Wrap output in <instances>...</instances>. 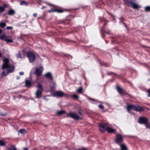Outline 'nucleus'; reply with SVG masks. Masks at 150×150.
Returning <instances> with one entry per match:
<instances>
[{"label":"nucleus","mask_w":150,"mask_h":150,"mask_svg":"<svg viewBox=\"0 0 150 150\" xmlns=\"http://www.w3.org/2000/svg\"><path fill=\"white\" fill-rule=\"evenodd\" d=\"M2 69H6L7 70V74H6L4 71L2 72V75L4 76H6L8 73L13 72L14 70V66L13 65L9 64V60L7 58H4L3 60V64L2 66Z\"/></svg>","instance_id":"1"},{"label":"nucleus","mask_w":150,"mask_h":150,"mask_svg":"<svg viewBox=\"0 0 150 150\" xmlns=\"http://www.w3.org/2000/svg\"><path fill=\"white\" fill-rule=\"evenodd\" d=\"M127 109L129 112H130L131 110L140 111L143 110V108L141 106L138 105H128L127 107Z\"/></svg>","instance_id":"2"},{"label":"nucleus","mask_w":150,"mask_h":150,"mask_svg":"<svg viewBox=\"0 0 150 150\" xmlns=\"http://www.w3.org/2000/svg\"><path fill=\"white\" fill-rule=\"evenodd\" d=\"M37 91L36 93V98H40L43 91L42 86L41 84H39L37 86Z\"/></svg>","instance_id":"3"},{"label":"nucleus","mask_w":150,"mask_h":150,"mask_svg":"<svg viewBox=\"0 0 150 150\" xmlns=\"http://www.w3.org/2000/svg\"><path fill=\"white\" fill-rule=\"evenodd\" d=\"M67 117H70L74 120H78L80 118V117L74 112H70L67 114Z\"/></svg>","instance_id":"4"},{"label":"nucleus","mask_w":150,"mask_h":150,"mask_svg":"<svg viewBox=\"0 0 150 150\" xmlns=\"http://www.w3.org/2000/svg\"><path fill=\"white\" fill-rule=\"evenodd\" d=\"M27 57L30 62H33L36 58L35 54L31 52H29L27 54Z\"/></svg>","instance_id":"5"},{"label":"nucleus","mask_w":150,"mask_h":150,"mask_svg":"<svg viewBox=\"0 0 150 150\" xmlns=\"http://www.w3.org/2000/svg\"><path fill=\"white\" fill-rule=\"evenodd\" d=\"M100 131V132H103L106 130L108 127L107 125L104 123H102L99 126Z\"/></svg>","instance_id":"6"},{"label":"nucleus","mask_w":150,"mask_h":150,"mask_svg":"<svg viewBox=\"0 0 150 150\" xmlns=\"http://www.w3.org/2000/svg\"><path fill=\"white\" fill-rule=\"evenodd\" d=\"M122 136L121 134H117L115 139V142L118 144H120L121 149H122Z\"/></svg>","instance_id":"7"},{"label":"nucleus","mask_w":150,"mask_h":150,"mask_svg":"<svg viewBox=\"0 0 150 150\" xmlns=\"http://www.w3.org/2000/svg\"><path fill=\"white\" fill-rule=\"evenodd\" d=\"M53 95L54 96L59 97H62L64 96H69V95L61 91L54 92L53 93Z\"/></svg>","instance_id":"8"},{"label":"nucleus","mask_w":150,"mask_h":150,"mask_svg":"<svg viewBox=\"0 0 150 150\" xmlns=\"http://www.w3.org/2000/svg\"><path fill=\"white\" fill-rule=\"evenodd\" d=\"M128 4L134 9H137L140 7L139 5L135 4L133 1H128Z\"/></svg>","instance_id":"9"},{"label":"nucleus","mask_w":150,"mask_h":150,"mask_svg":"<svg viewBox=\"0 0 150 150\" xmlns=\"http://www.w3.org/2000/svg\"><path fill=\"white\" fill-rule=\"evenodd\" d=\"M43 71V68L41 67L39 68H36L35 73L38 76H39L41 75L42 72Z\"/></svg>","instance_id":"10"},{"label":"nucleus","mask_w":150,"mask_h":150,"mask_svg":"<svg viewBox=\"0 0 150 150\" xmlns=\"http://www.w3.org/2000/svg\"><path fill=\"white\" fill-rule=\"evenodd\" d=\"M147 122L148 119L144 117H140L138 120V122L139 123L141 124H144L145 125Z\"/></svg>","instance_id":"11"},{"label":"nucleus","mask_w":150,"mask_h":150,"mask_svg":"<svg viewBox=\"0 0 150 150\" xmlns=\"http://www.w3.org/2000/svg\"><path fill=\"white\" fill-rule=\"evenodd\" d=\"M45 76L50 80H53V77L52 76V74L51 73L48 72L45 75Z\"/></svg>","instance_id":"12"},{"label":"nucleus","mask_w":150,"mask_h":150,"mask_svg":"<svg viewBox=\"0 0 150 150\" xmlns=\"http://www.w3.org/2000/svg\"><path fill=\"white\" fill-rule=\"evenodd\" d=\"M107 131L110 133H113L115 132V130L110 127H108L106 130Z\"/></svg>","instance_id":"13"},{"label":"nucleus","mask_w":150,"mask_h":150,"mask_svg":"<svg viewBox=\"0 0 150 150\" xmlns=\"http://www.w3.org/2000/svg\"><path fill=\"white\" fill-rule=\"evenodd\" d=\"M25 86L27 87H30L31 85V82L30 81L27 80H25Z\"/></svg>","instance_id":"14"},{"label":"nucleus","mask_w":150,"mask_h":150,"mask_svg":"<svg viewBox=\"0 0 150 150\" xmlns=\"http://www.w3.org/2000/svg\"><path fill=\"white\" fill-rule=\"evenodd\" d=\"M7 150H17L15 146L13 145H11L8 148Z\"/></svg>","instance_id":"15"},{"label":"nucleus","mask_w":150,"mask_h":150,"mask_svg":"<svg viewBox=\"0 0 150 150\" xmlns=\"http://www.w3.org/2000/svg\"><path fill=\"white\" fill-rule=\"evenodd\" d=\"M7 38H8L7 36L5 35H2L0 36V39L6 41Z\"/></svg>","instance_id":"16"},{"label":"nucleus","mask_w":150,"mask_h":150,"mask_svg":"<svg viewBox=\"0 0 150 150\" xmlns=\"http://www.w3.org/2000/svg\"><path fill=\"white\" fill-rule=\"evenodd\" d=\"M14 13H15V11L13 9H11L8 11V14L9 15H13Z\"/></svg>","instance_id":"17"},{"label":"nucleus","mask_w":150,"mask_h":150,"mask_svg":"<svg viewBox=\"0 0 150 150\" xmlns=\"http://www.w3.org/2000/svg\"><path fill=\"white\" fill-rule=\"evenodd\" d=\"M118 91V92L121 94H122V90L121 88L118 86H117L116 87Z\"/></svg>","instance_id":"18"},{"label":"nucleus","mask_w":150,"mask_h":150,"mask_svg":"<svg viewBox=\"0 0 150 150\" xmlns=\"http://www.w3.org/2000/svg\"><path fill=\"white\" fill-rule=\"evenodd\" d=\"M28 4V3L25 2L24 1H22L20 3V4L21 5H25L27 6Z\"/></svg>","instance_id":"19"},{"label":"nucleus","mask_w":150,"mask_h":150,"mask_svg":"<svg viewBox=\"0 0 150 150\" xmlns=\"http://www.w3.org/2000/svg\"><path fill=\"white\" fill-rule=\"evenodd\" d=\"M65 112V111L64 110H62L58 112L57 113V114L58 115H61L64 114Z\"/></svg>","instance_id":"20"},{"label":"nucleus","mask_w":150,"mask_h":150,"mask_svg":"<svg viewBox=\"0 0 150 150\" xmlns=\"http://www.w3.org/2000/svg\"><path fill=\"white\" fill-rule=\"evenodd\" d=\"M71 97L73 98L76 99H78L79 98V96L76 94H74L73 95L71 96Z\"/></svg>","instance_id":"21"},{"label":"nucleus","mask_w":150,"mask_h":150,"mask_svg":"<svg viewBox=\"0 0 150 150\" xmlns=\"http://www.w3.org/2000/svg\"><path fill=\"white\" fill-rule=\"evenodd\" d=\"M83 88L82 87H80L77 90V92L79 93H81L83 91Z\"/></svg>","instance_id":"22"},{"label":"nucleus","mask_w":150,"mask_h":150,"mask_svg":"<svg viewBox=\"0 0 150 150\" xmlns=\"http://www.w3.org/2000/svg\"><path fill=\"white\" fill-rule=\"evenodd\" d=\"M19 132L21 134H25L26 133V130L24 129H21Z\"/></svg>","instance_id":"23"},{"label":"nucleus","mask_w":150,"mask_h":150,"mask_svg":"<svg viewBox=\"0 0 150 150\" xmlns=\"http://www.w3.org/2000/svg\"><path fill=\"white\" fill-rule=\"evenodd\" d=\"M0 145L1 146H5V142L3 141L0 140Z\"/></svg>","instance_id":"24"},{"label":"nucleus","mask_w":150,"mask_h":150,"mask_svg":"<svg viewBox=\"0 0 150 150\" xmlns=\"http://www.w3.org/2000/svg\"><path fill=\"white\" fill-rule=\"evenodd\" d=\"M127 146L125 144H122V150H128Z\"/></svg>","instance_id":"25"},{"label":"nucleus","mask_w":150,"mask_h":150,"mask_svg":"<svg viewBox=\"0 0 150 150\" xmlns=\"http://www.w3.org/2000/svg\"><path fill=\"white\" fill-rule=\"evenodd\" d=\"M54 11H55L59 13H62L63 12V11L61 9H54Z\"/></svg>","instance_id":"26"},{"label":"nucleus","mask_w":150,"mask_h":150,"mask_svg":"<svg viewBox=\"0 0 150 150\" xmlns=\"http://www.w3.org/2000/svg\"><path fill=\"white\" fill-rule=\"evenodd\" d=\"M145 125L147 128L150 129V123H149L148 121L147 122Z\"/></svg>","instance_id":"27"},{"label":"nucleus","mask_w":150,"mask_h":150,"mask_svg":"<svg viewBox=\"0 0 150 150\" xmlns=\"http://www.w3.org/2000/svg\"><path fill=\"white\" fill-rule=\"evenodd\" d=\"M5 41L7 42L10 43H12L13 42V40L12 39H8L7 38H6Z\"/></svg>","instance_id":"28"},{"label":"nucleus","mask_w":150,"mask_h":150,"mask_svg":"<svg viewBox=\"0 0 150 150\" xmlns=\"http://www.w3.org/2000/svg\"><path fill=\"white\" fill-rule=\"evenodd\" d=\"M0 26L2 27H4L6 26V24L4 23H0Z\"/></svg>","instance_id":"29"},{"label":"nucleus","mask_w":150,"mask_h":150,"mask_svg":"<svg viewBox=\"0 0 150 150\" xmlns=\"http://www.w3.org/2000/svg\"><path fill=\"white\" fill-rule=\"evenodd\" d=\"M145 10L147 11H150V6H147L145 7Z\"/></svg>","instance_id":"30"},{"label":"nucleus","mask_w":150,"mask_h":150,"mask_svg":"<svg viewBox=\"0 0 150 150\" xmlns=\"http://www.w3.org/2000/svg\"><path fill=\"white\" fill-rule=\"evenodd\" d=\"M4 10V7L0 6V11L2 12Z\"/></svg>","instance_id":"31"},{"label":"nucleus","mask_w":150,"mask_h":150,"mask_svg":"<svg viewBox=\"0 0 150 150\" xmlns=\"http://www.w3.org/2000/svg\"><path fill=\"white\" fill-rule=\"evenodd\" d=\"M98 107L99 108L102 109H104V107L102 105H98Z\"/></svg>","instance_id":"32"},{"label":"nucleus","mask_w":150,"mask_h":150,"mask_svg":"<svg viewBox=\"0 0 150 150\" xmlns=\"http://www.w3.org/2000/svg\"><path fill=\"white\" fill-rule=\"evenodd\" d=\"M16 56L17 58H21V55L20 53L16 54Z\"/></svg>","instance_id":"33"},{"label":"nucleus","mask_w":150,"mask_h":150,"mask_svg":"<svg viewBox=\"0 0 150 150\" xmlns=\"http://www.w3.org/2000/svg\"><path fill=\"white\" fill-rule=\"evenodd\" d=\"M6 29L8 30H11L13 29V27L11 26H8L6 27Z\"/></svg>","instance_id":"34"},{"label":"nucleus","mask_w":150,"mask_h":150,"mask_svg":"<svg viewBox=\"0 0 150 150\" xmlns=\"http://www.w3.org/2000/svg\"><path fill=\"white\" fill-rule=\"evenodd\" d=\"M47 96H47L44 97V100L46 101H47L49 100V99L47 98Z\"/></svg>","instance_id":"35"},{"label":"nucleus","mask_w":150,"mask_h":150,"mask_svg":"<svg viewBox=\"0 0 150 150\" xmlns=\"http://www.w3.org/2000/svg\"><path fill=\"white\" fill-rule=\"evenodd\" d=\"M54 9H52L50 10H49V11H48V12H54V11H54Z\"/></svg>","instance_id":"36"},{"label":"nucleus","mask_w":150,"mask_h":150,"mask_svg":"<svg viewBox=\"0 0 150 150\" xmlns=\"http://www.w3.org/2000/svg\"><path fill=\"white\" fill-rule=\"evenodd\" d=\"M24 74V73L23 72H19V74L21 75H23Z\"/></svg>","instance_id":"37"},{"label":"nucleus","mask_w":150,"mask_h":150,"mask_svg":"<svg viewBox=\"0 0 150 150\" xmlns=\"http://www.w3.org/2000/svg\"><path fill=\"white\" fill-rule=\"evenodd\" d=\"M37 14L36 13H34L33 14V16L34 17H36L37 16Z\"/></svg>","instance_id":"38"},{"label":"nucleus","mask_w":150,"mask_h":150,"mask_svg":"<svg viewBox=\"0 0 150 150\" xmlns=\"http://www.w3.org/2000/svg\"><path fill=\"white\" fill-rule=\"evenodd\" d=\"M1 115L2 116H5L7 114L6 113H1Z\"/></svg>","instance_id":"39"},{"label":"nucleus","mask_w":150,"mask_h":150,"mask_svg":"<svg viewBox=\"0 0 150 150\" xmlns=\"http://www.w3.org/2000/svg\"><path fill=\"white\" fill-rule=\"evenodd\" d=\"M148 92L149 93L148 96H150V90L149 89L148 91Z\"/></svg>","instance_id":"40"},{"label":"nucleus","mask_w":150,"mask_h":150,"mask_svg":"<svg viewBox=\"0 0 150 150\" xmlns=\"http://www.w3.org/2000/svg\"><path fill=\"white\" fill-rule=\"evenodd\" d=\"M88 98L89 100H93V101H94V99H92L91 98H90V97H88Z\"/></svg>","instance_id":"41"},{"label":"nucleus","mask_w":150,"mask_h":150,"mask_svg":"<svg viewBox=\"0 0 150 150\" xmlns=\"http://www.w3.org/2000/svg\"><path fill=\"white\" fill-rule=\"evenodd\" d=\"M76 150H86V149H77Z\"/></svg>","instance_id":"42"},{"label":"nucleus","mask_w":150,"mask_h":150,"mask_svg":"<svg viewBox=\"0 0 150 150\" xmlns=\"http://www.w3.org/2000/svg\"><path fill=\"white\" fill-rule=\"evenodd\" d=\"M24 150H28V149L27 148H24L23 149Z\"/></svg>","instance_id":"43"},{"label":"nucleus","mask_w":150,"mask_h":150,"mask_svg":"<svg viewBox=\"0 0 150 150\" xmlns=\"http://www.w3.org/2000/svg\"><path fill=\"white\" fill-rule=\"evenodd\" d=\"M6 6V4H4V8Z\"/></svg>","instance_id":"44"},{"label":"nucleus","mask_w":150,"mask_h":150,"mask_svg":"<svg viewBox=\"0 0 150 150\" xmlns=\"http://www.w3.org/2000/svg\"><path fill=\"white\" fill-rule=\"evenodd\" d=\"M20 77L19 76H17V79H19V78H20Z\"/></svg>","instance_id":"45"},{"label":"nucleus","mask_w":150,"mask_h":150,"mask_svg":"<svg viewBox=\"0 0 150 150\" xmlns=\"http://www.w3.org/2000/svg\"><path fill=\"white\" fill-rule=\"evenodd\" d=\"M79 113L81 115H82V114L81 112L80 111L79 112Z\"/></svg>","instance_id":"46"},{"label":"nucleus","mask_w":150,"mask_h":150,"mask_svg":"<svg viewBox=\"0 0 150 150\" xmlns=\"http://www.w3.org/2000/svg\"><path fill=\"white\" fill-rule=\"evenodd\" d=\"M110 31H109V32H108L107 33L108 34H110Z\"/></svg>","instance_id":"47"},{"label":"nucleus","mask_w":150,"mask_h":150,"mask_svg":"<svg viewBox=\"0 0 150 150\" xmlns=\"http://www.w3.org/2000/svg\"><path fill=\"white\" fill-rule=\"evenodd\" d=\"M2 32V30H0V34Z\"/></svg>","instance_id":"48"},{"label":"nucleus","mask_w":150,"mask_h":150,"mask_svg":"<svg viewBox=\"0 0 150 150\" xmlns=\"http://www.w3.org/2000/svg\"><path fill=\"white\" fill-rule=\"evenodd\" d=\"M123 24H124V25H125V26H126V25H125V23H123Z\"/></svg>","instance_id":"49"},{"label":"nucleus","mask_w":150,"mask_h":150,"mask_svg":"<svg viewBox=\"0 0 150 150\" xmlns=\"http://www.w3.org/2000/svg\"><path fill=\"white\" fill-rule=\"evenodd\" d=\"M48 4L49 5H51V4Z\"/></svg>","instance_id":"50"},{"label":"nucleus","mask_w":150,"mask_h":150,"mask_svg":"<svg viewBox=\"0 0 150 150\" xmlns=\"http://www.w3.org/2000/svg\"><path fill=\"white\" fill-rule=\"evenodd\" d=\"M45 8V7H43V8H42V9H43V8Z\"/></svg>","instance_id":"51"},{"label":"nucleus","mask_w":150,"mask_h":150,"mask_svg":"<svg viewBox=\"0 0 150 150\" xmlns=\"http://www.w3.org/2000/svg\"><path fill=\"white\" fill-rule=\"evenodd\" d=\"M54 85H55V83H54Z\"/></svg>","instance_id":"52"}]
</instances>
